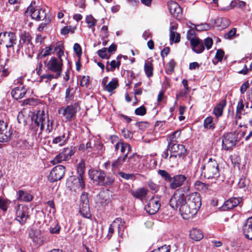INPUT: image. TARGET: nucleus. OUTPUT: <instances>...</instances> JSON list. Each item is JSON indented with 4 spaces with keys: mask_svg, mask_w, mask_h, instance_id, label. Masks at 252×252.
I'll return each mask as SVG.
<instances>
[{
    "mask_svg": "<svg viewBox=\"0 0 252 252\" xmlns=\"http://www.w3.org/2000/svg\"><path fill=\"white\" fill-rule=\"evenodd\" d=\"M186 204L182 208V217L185 220L191 218L198 212L201 205L200 194L193 192L186 195Z\"/></svg>",
    "mask_w": 252,
    "mask_h": 252,
    "instance_id": "f257e3e1",
    "label": "nucleus"
},
{
    "mask_svg": "<svg viewBox=\"0 0 252 252\" xmlns=\"http://www.w3.org/2000/svg\"><path fill=\"white\" fill-rule=\"evenodd\" d=\"M32 120L35 126L40 127L39 134L41 133L44 129L45 125H46L45 130L47 133H49L52 131L53 121L50 120L48 117H47L44 111H38L33 116Z\"/></svg>",
    "mask_w": 252,
    "mask_h": 252,
    "instance_id": "f03ea898",
    "label": "nucleus"
},
{
    "mask_svg": "<svg viewBox=\"0 0 252 252\" xmlns=\"http://www.w3.org/2000/svg\"><path fill=\"white\" fill-rule=\"evenodd\" d=\"M202 175L208 179H216L220 176V167L217 160L210 158L201 168Z\"/></svg>",
    "mask_w": 252,
    "mask_h": 252,
    "instance_id": "7ed1b4c3",
    "label": "nucleus"
},
{
    "mask_svg": "<svg viewBox=\"0 0 252 252\" xmlns=\"http://www.w3.org/2000/svg\"><path fill=\"white\" fill-rule=\"evenodd\" d=\"M85 163L83 160L80 161L77 164V170L78 176L75 177L74 176L70 177L69 181H70L72 186L71 189L74 190L76 189H83L85 188V183L83 179V175L85 172Z\"/></svg>",
    "mask_w": 252,
    "mask_h": 252,
    "instance_id": "20e7f679",
    "label": "nucleus"
},
{
    "mask_svg": "<svg viewBox=\"0 0 252 252\" xmlns=\"http://www.w3.org/2000/svg\"><path fill=\"white\" fill-rule=\"evenodd\" d=\"M187 202L186 195L182 193L180 190H177L171 196L169 204L174 209L179 208L181 216H182V208L186 206Z\"/></svg>",
    "mask_w": 252,
    "mask_h": 252,
    "instance_id": "39448f33",
    "label": "nucleus"
},
{
    "mask_svg": "<svg viewBox=\"0 0 252 252\" xmlns=\"http://www.w3.org/2000/svg\"><path fill=\"white\" fill-rule=\"evenodd\" d=\"M44 64L48 71L61 76L63 66L62 59L52 57L44 62Z\"/></svg>",
    "mask_w": 252,
    "mask_h": 252,
    "instance_id": "423d86ee",
    "label": "nucleus"
},
{
    "mask_svg": "<svg viewBox=\"0 0 252 252\" xmlns=\"http://www.w3.org/2000/svg\"><path fill=\"white\" fill-rule=\"evenodd\" d=\"M15 220L21 225L25 224L30 218V209L27 205L17 204L14 207Z\"/></svg>",
    "mask_w": 252,
    "mask_h": 252,
    "instance_id": "0eeeda50",
    "label": "nucleus"
},
{
    "mask_svg": "<svg viewBox=\"0 0 252 252\" xmlns=\"http://www.w3.org/2000/svg\"><path fill=\"white\" fill-rule=\"evenodd\" d=\"M78 108L79 103H75L67 106L62 107L58 110V113L64 117L66 121H70L76 115Z\"/></svg>",
    "mask_w": 252,
    "mask_h": 252,
    "instance_id": "6e6552de",
    "label": "nucleus"
},
{
    "mask_svg": "<svg viewBox=\"0 0 252 252\" xmlns=\"http://www.w3.org/2000/svg\"><path fill=\"white\" fill-rule=\"evenodd\" d=\"M222 139V149L228 151L235 147L238 141V134L235 132L225 133L223 135Z\"/></svg>",
    "mask_w": 252,
    "mask_h": 252,
    "instance_id": "1a4fd4ad",
    "label": "nucleus"
},
{
    "mask_svg": "<svg viewBox=\"0 0 252 252\" xmlns=\"http://www.w3.org/2000/svg\"><path fill=\"white\" fill-rule=\"evenodd\" d=\"M167 150L170 152L169 158H183L186 155L187 150L183 145L174 143L167 146Z\"/></svg>",
    "mask_w": 252,
    "mask_h": 252,
    "instance_id": "9d476101",
    "label": "nucleus"
},
{
    "mask_svg": "<svg viewBox=\"0 0 252 252\" xmlns=\"http://www.w3.org/2000/svg\"><path fill=\"white\" fill-rule=\"evenodd\" d=\"M17 39L15 33L12 32L0 33V44H3L7 48H11L16 44Z\"/></svg>",
    "mask_w": 252,
    "mask_h": 252,
    "instance_id": "9b49d317",
    "label": "nucleus"
},
{
    "mask_svg": "<svg viewBox=\"0 0 252 252\" xmlns=\"http://www.w3.org/2000/svg\"><path fill=\"white\" fill-rule=\"evenodd\" d=\"M79 212L84 218H89L91 216L88 194L85 192H83L80 197Z\"/></svg>",
    "mask_w": 252,
    "mask_h": 252,
    "instance_id": "f8f14e48",
    "label": "nucleus"
},
{
    "mask_svg": "<svg viewBox=\"0 0 252 252\" xmlns=\"http://www.w3.org/2000/svg\"><path fill=\"white\" fill-rule=\"evenodd\" d=\"M160 206V198L158 195H155L150 199L145 206V210L148 214L154 215L158 212Z\"/></svg>",
    "mask_w": 252,
    "mask_h": 252,
    "instance_id": "ddd939ff",
    "label": "nucleus"
},
{
    "mask_svg": "<svg viewBox=\"0 0 252 252\" xmlns=\"http://www.w3.org/2000/svg\"><path fill=\"white\" fill-rule=\"evenodd\" d=\"M65 168L63 165H57L51 170L48 176V180L51 182L61 180L64 174Z\"/></svg>",
    "mask_w": 252,
    "mask_h": 252,
    "instance_id": "4468645a",
    "label": "nucleus"
},
{
    "mask_svg": "<svg viewBox=\"0 0 252 252\" xmlns=\"http://www.w3.org/2000/svg\"><path fill=\"white\" fill-rule=\"evenodd\" d=\"M72 150L69 148H64L63 151L57 155L51 162L56 164L63 161L67 160L73 155Z\"/></svg>",
    "mask_w": 252,
    "mask_h": 252,
    "instance_id": "2eb2a0df",
    "label": "nucleus"
},
{
    "mask_svg": "<svg viewBox=\"0 0 252 252\" xmlns=\"http://www.w3.org/2000/svg\"><path fill=\"white\" fill-rule=\"evenodd\" d=\"M167 6L170 14L177 19H180L182 17V9L180 5L174 1L168 2Z\"/></svg>",
    "mask_w": 252,
    "mask_h": 252,
    "instance_id": "dca6fc26",
    "label": "nucleus"
},
{
    "mask_svg": "<svg viewBox=\"0 0 252 252\" xmlns=\"http://www.w3.org/2000/svg\"><path fill=\"white\" fill-rule=\"evenodd\" d=\"M136 156L133 155L132 156L127 157V153H126L122 156H120L118 158L115 160L112 163V169H118L121 167L124 162L126 161L129 162L132 161V160L135 158Z\"/></svg>",
    "mask_w": 252,
    "mask_h": 252,
    "instance_id": "f3484780",
    "label": "nucleus"
},
{
    "mask_svg": "<svg viewBox=\"0 0 252 252\" xmlns=\"http://www.w3.org/2000/svg\"><path fill=\"white\" fill-rule=\"evenodd\" d=\"M90 178L94 182L100 185L102 182V179L104 177L105 172L101 170L91 169L88 172Z\"/></svg>",
    "mask_w": 252,
    "mask_h": 252,
    "instance_id": "a211bd4d",
    "label": "nucleus"
},
{
    "mask_svg": "<svg viewBox=\"0 0 252 252\" xmlns=\"http://www.w3.org/2000/svg\"><path fill=\"white\" fill-rule=\"evenodd\" d=\"M187 179V177L184 175H177L172 177L169 183L170 188L171 189H176L180 187Z\"/></svg>",
    "mask_w": 252,
    "mask_h": 252,
    "instance_id": "6ab92c4d",
    "label": "nucleus"
},
{
    "mask_svg": "<svg viewBox=\"0 0 252 252\" xmlns=\"http://www.w3.org/2000/svg\"><path fill=\"white\" fill-rule=\"evenodd\" d=\"M69 138V132L64 129L63 132L59 136L54 137L52 143L55 144H59L60 146L65 145Z\"/></svg>",
    "mask_w": 252,
    "mask_h": 252,
    "instance_id": "aec40b11",
    "label": "nucleus"
},
{
    "mask_svg": "<svg viewBox=\"0 0 252 252\" xmlns=\"http://www.w3.org/2000/svg\"><path fill=\"white\" fill-rule=\"evenodd\" d=\"M30 11L32 19L36 21H40L46 17L45 10L43 9H35L32 6L29 7L27 12Z\"/></svg>",
    "mask_w": 252,
    "mask_h": 252,
    "instance_id": "412c9836",
    "label": "nucleus"
},
{
    "mask_svg": "<svg viewBox=\"0 0 252 252\" xmlns=\"http://www.w3.org/2000/svg\"><path fill=\"white\" fill-rule=\"evenodd\" d=\"M190 44L193 51L197 54L201 53L204 50L203 42L198 38L191 39Z\"/></svg>",
    "mask_w": 252,
    "mask_h": 252,
    "instance_id": "4be33fe9",
    "label": "nucleus"
},
{
    "mask_svg": "<svg viewBox=\"0 0 252 252\" xmlns=\"http://www.w3.org/2000/svg\"><path fill=\"white\" fill-rule=\"evenodd\" d=\"M243 232L246 238L252 240V217L245 221L243 226Z\"/></svg>",
    "mask_w": 252,
    "mask_h": 252,
    "instance_id": "5701e85b",
    "label": "nucleus"
},
{
    "mask_svg": "<svg viewBox=\"0 0 252 252\" xmlns=\"http://www.w3.org/2000/svg\"><path fill=\"white\" fill-rule=\"evenodd\" d=\"M27 93V90L23 85L14 88L11 92L13 98L16 100L23 98Z\"/></svg>",
    "mask_w": 252,
    "mask_h": 252,
    "instance_id": "b1692460",
    "label": "nucleus"
},
{
    "mask_svg": "<svg viewBox=\"0 0 252 252\" xmlns=\"http://www.w3.org/2000/svg\"><path fill=\"white\" fill-rule=\"evenodd\" d=\"M241 200L239 198L231 197L224 202L222 208L224 210L232 209L239 204Z\"/></svg>",
    "mask_w": 252,
    "mask_h": 252,
    "instance_id": "393cba45",
    "label": "nucleus"
},
{
    "mask_svg": "<svg viewBox=\"0 0 252 252\" xmlns=\"http://www.w3.org/2000/svg\"><path fill=\"white\" fill-rule=\"evenodd\" d=\"M250 109L249 106V103L246 102L244 99L240 98L237 103L236 113V114H243V115L247 113L246 111L247 109Z\"/></svg>",
    "mask_w": 252,
    "mask_h": 252,
    "instance_id": "a878e982",
    "label": "nucleus"
},
{
    "mask_svg": "<svg viewBox=\"0 0 252 252\" xmlns=\"http://www.w3.org/2000/svg\"><path fill=\"white\" fill-rule=\"evenodd\" d=\"M148 190L144 188H139L131 191V195L140 200L144 199L147 195Z\"/></svg>",
    "mask_w": 252,
    "mask_h": 252,
    "instance_id": "bb28decb",
    "label": "nucleus"
},
{
    "mask_svg": "<svg viewBox=\"0 0 252 252\" xmlns=\"http://www.w3.org/2000/svg\"><path fill=\"white\" fill-rule=\"evenodd\" d=\"M226 104L225 99L221 100L220 102L216 105L213 109V114L216 116L219 117L222 115L224 108Z\"/></svg>",
    "mask_w": 252,
    "mask_h": 252,
    "instance_id": "cd10ccee",
    "label": "nucleus"
},
{
    "mask_svg": "<svg viewBox=\"0 0 252 252\" xmlns=\"http://www.w3.org/2000/svg\"><path fill=\"white\" fill-rule=\"evenodd\" d=\"M17 200L20 201L30 202L32 200L33 197L32 195L27 191L20 190L17 192Z\"/></svg>",
    "mask_w": 252,
    "mask_h": 252,
    "instance_id": "c85d7f7f",
    "label": "nucleus"
},
{
    "mask_svg": "<svg viewBox=\"0 0 252 252\" xmlns=\"http://www.w3.org/2000/svg\"><path fill=\"white\" fill-rule=\"evenodd\" d=\"M189 236L191 239L198 241L203 238V234L200 230L197 228H193L190 231Z\"/></svg>",
    "mask_w": 252,
    "mask_h": 252,
    "instance_id": "c756f323",
    "label": "nucleus"
},
{
    "mask_svg": "<svg viewBox=\"0 0 252 252\" xmlns=\"http://www.w3.org/2000/svg\"><path fill=\"white\" fill-rule=\"evenodd\" d=\"M11 134L12 132L10 129L7 126L0 132V142H5L8 141L10 139Z\"/></svg>",
    "mask_w": 252,
    "mask_h": 252,
    "instance_id": "7c9ffc66",
    "label": "nucleus"
},
{
    "mask_svg": "<svg viewBox=\"0 0 252 252\" xmlns=\"http://www.w3.org/2000/svg\"><path fill=\"white\" fill-rule=\"evenodd\" d=\"M98 197L99 198V202L102 205L108 204L110 201L108 190L100 192L98 194Z\"/></svg>",
    "mask_w": 252,
    "mask_h": 252,
    "instance_id": "2f4dec72",
    "label": "nucleus"
},
{
    "mask_svg": "<svg viewBox=\"0 0 252 252\" xmlns=\"http://www.w3.org/2000/svg\"><path fill=\"white\" fill-rule=\"evenodd\" d=\"M121 62L116 61L115 60L111 61L110 62L107 61L106 64V70L107 72L114 71L116 68H119L121 65Z\"/></svg>",
    "mask_w": 252,
    "mask_h": 252,
    "instance_id": "473e14b6",
    "label": "nucleus"
},
{
    "mask_svg": "<svg viewBox=\"0 0 252 252\" xmlns=\"http://www.w3.org/2000/svg\"><path fill=\"white\" fill-rule=\"evenodd\" d=\"M122 222V219L120 218H116L112 222V223L110 225V227L108 229V234L107 235V237L108 239H110L112 234L114 232V228L116 226H118V228H119L120 223Z\"/></svg>",
    "mask_w": 252,
    "mask_h": 252,
    "instance_id": "72a5a7b5",
    "label": "nucleus"
},
{
    "mask_svg": "<svg viewBox=\"0 0 252 252\" xmlns=\"http://www.w3.org/2000/svg\"><path fill=\"white\" fill-rule=\"evenodd\" d=\"M246 5V2L240 0H233L231 1L228 6V9H231L235 7L244 8Z\"/></svg>",
    "mask_w": 252,
    "mask_h": 252,
    "instance_id": "f704fd0d",
    "label": "nucleus"
},
{
    "mask_svg": "<svg viewBox=\"0 0 252 252\" xmlns=\"http://www.w3.org/2000/svg\"><path fill=\"white\" fill-rule=\"evenodd\" d=\"M144 71L148 77H151L153 75V65L151 61H145Z\"/></svg>",
    "mask_w": 252,
    "mask_h": 252,
    "instance_id": "c9c22d12",
    "label": "nucleus"
},
{
    "mask_svg": "<svg viewBox=\"0 0 252 252\" xmlns=\"http://www.w3.org/2000/svg\"><path fill=\"white\" fill-rule=\"evenodd\" d=\"M203 126L205 128L213 130L215 127L213 118L211 116L206 118L204 120Z\"/></svg>",
    "mask_w": 252,
    "mask_h": 252,
    "instance_id": "e433bc0d",
    "label": "nucleus"
},
{
    "mask_svg": "<svg viewBox=\"0 0 252 252\" xmlns=\"http://www.w3.org/2000/svg\"><path fill=\"white\" fill-rule=\"evenodd\" d=\"M181 132L180 131H174L167 138L168 141V145L170 146L171 144L176 143V139L180 135Z\"/></svg>",
    "mask_w": 252,
    "mask_h": 252,
    "instance_id": "4c0bfd02",
    "label": "nucleus"
},
{
    "mask_svg": "<svg viewBox=\"0 0 252 252\" xmlns=\"http://www.w3.org/2000/svg\"><path fill=\"white\" fill-rule=\"evenodd\" d=\"M53 48V52H56V55L58 56L57 58L62 59V56L64 54L63 46L62 44L59 43L56 46H52Z\"/></svg>",
    "mask_w": 252,
    "mask_h": 252,
    "instance_id": "58836bf2",
    "label": "nucleus"
},
{
    "mask_svg": "<svg viewBox=\"0 0 252 252\" xmlns=\"http://www.w3.org/2000/svg\"><path fill=\"white\" fill-rule=\"evenodd\" d=\"M86 22L88 24V28L92 29L93 32H94L95 30L94 27L96 25V20L95 19L92 15H90L86 16Z\"/></svg>",
    "mask_w": 252,
    "mask_h": 252,
    "instance_id": "ea45409f",
    "label": "nucleus"
},
{
    "mask_svg": "<svg viewBox=\"0 0 252 252\" xmlns=\"http://www.w3.org/2000/svg\"><path fill=\"white\" fill-rule=\"evenodd\" d=\"M195 188L199 191L206 192L209 189V185L200 181H196L194 184Z\"/></svg>",
    "mask_w": 252,
    "mask_h": 252,
    "instance_id": "a19ab883",
    "label": "nucleus"
},
{
    "mask_svg": "<svg viewBox=\"0 0 252 252\" xmlns=\"http://www.w3.org/2000/svg\"><path fill=\"white\" fill-rule=\"evenodd\" d=\"M120 149L121 152L122 153L124 154L126 152V153H127V155L128 153L131 152V148L130 145L127 143H125L124 142H121L119 144V149Z\"/></svg>",
    "mask_w": 252,
    "mask_h": 252,
    "instance_id": "79ce46f5",
    "label": "nucleus"
},
{
    "mask_svg": "<svg viewBox=\"0 0 252 252\" xmlns=\"http://www.w3.org/2000/svg\"><path fill=\"white\" fill-rule=\"evenodd\" d=\"M29 237L33 242L38 243L40 240V232L37 230H31L29 232Z\"/></svg>",
    "mask_w": 252,
    "mask_h": 252,
    "instance_id": "37998d69",
    "label": "nucleus"
},
{
    "mask_svg": "<svg viewBox=\"0 0 252 252\" xmlns=\"http://www.w3.org/2000/svg\"><path fill=\"white\" fill-rule=\"evenodd\" d=\"M114 177L109 175L106 176L105 173L101 186H107L111 185L114 183Z\"/></svg>",
    "mask_w": 252,
    "mask_h": 252,
    "instance_id": "c03bdc74",
    "label": "nucleus"
},
{
    "mask_svg": "<svg viewBox=\"0 0 252 252\" xmlns=\"http://www.w3.org/2000/svg\"><path fill=\"white\" fill-rule=\"evenodd\" d=\"M117 80L113 79L111 81L107 84V85L104 88V90L109 92H111L117 87Z\"/></svg>",
    "mask_w": 252,
    "mask_h": 252,
    "instance_id": "a18cd8bd",
    "label": "nucleus"
},
{
    "mask_svg": "<svg viewBox=\"0 0 252 252\" xmlns=\"http://www.w3.org/2000/svg\"><path fill=\"white\" fill-rule=\"evenodd\" d=\"M97 53L98 56L102 59H108L111 56V54L109 53L106 48H103L97 51Z\"/></svg>",
    "mask_w": 252,
    "mask_h": 252,
    "instance_id": "49530a36",
    "label": "nucleus"
},
{
    "mask_svg": "<svg viewBox=\"0 0 252 252\" xmlns=\"http://www.w3.org/2000/svg\"><path fill=\"white\" fill-rule=\"evenodd\" d=\"M10 202V201L7 199L0 197V209L4 212L6 211Z\"/></svg>",
    "mask_w": 252,
    "mask_h": 252,
    "instance_id": "de8ad7c7",
    "label": "nucleus"
},
{
    "mask_svg": "<svg viewBox=\"0 0 252 252\" xmlns=\"http://www.w3.org/2000/svg\"><path fill=\"white\" fill-rule=\"evenodd\" d=\"M111 143L114 145L115 151L119 150V144L122 142L118 136L116 135H111L110 137Z\"/></svg>",
    "mask_w": 252,
    "mask_h": 252,
    "instance_id": "09e8293b",
    "label": "nucleus"
},
{
    "mask_svg": "<svg viewBox=\"0 0 252 252\" xmlns=\"http://www.w3.org/2000/svg\"><path fill=\"white\" fill-rule=\"evenodd\" d=\"M158 174L166 182L170 183L172 177L170 175L164 170H159Z\"/></svg>",
    "mask_w": 252,
    "mask_h": 252,
    "instance_id": "8fccbe9b",
    "label": "nucleus"
},
{
    "mask_svg": "<svg viewBox=\"0 0 252 252\" xmlns=\"http://www.w3.org/2000/svg\"><path fill=\"white\" fill-rule=\"evenodd\" d=\"M60 76L56 74V73H53V74H49V73H46L43 75H42L40 76V78L42 79H46V82H48L49 81H50L53 79H57L59 77H60Z\"/></svg>",
    "mask_w": 252,
    "mask_h": 252,
    "instance_id": "3c124183",
    "label": "nucleus"
},
{
    "mask_svg": "<svg viewBox=\"0 0 252 252\" xmlns=\"http://www.w3.org/2000/svg\"><path fill=\"white\" fill-rule=\"evenodd\" d=\"M170 40L175 43L180 41V35L176 32H170Z\"/></svg>",
    "mask_w": 252,
    "mask_h": 252,
    "instance_id": "603ef678",
    "label": "nucleus"
},
{
    "mask_svg": "<svg viewBox=\"0 0 252 252\" xmlns=\"http://www.w3.org/2000/svg\"><path fill=\"white\" fill-rule=\"evenodd\" d=\"M53 48L52 46H47L42 49V51L41 52V55L42 57H45L50 55L53 53Z\"/></svg>",
    "mask_w": 252,
    "mask_h": 252,
    "instance_id": "864d4df0",
    "label": "nucleus"
},
{
    "mask_svg": "<svg viewBox=\"0 0 252 252\" xmlns=\"http://www.w3.org/2000/svg\"><path fill=\"white\" fill-rule=\"evenodd\" d=\"M170 246L164 245L158 248L155 249L151 252H170Z\"/></svg>",
    "mask_w": 252,
    "mask_h": 252,
    "instance_id": "5fc2aeb1",
    "label": "nucleus"
},
{
    "mask_svg": "<svg viewBox=\"0 0 252 252\" xmlns=\"http://www.w3.org/2000/svg\"><path fill=\"white\" fill-rule=\"evenodd\" d=\"M73 88H68L65 91V99L67 101L71 100L74 98L73 93L72 92Z\"/></svg>",
    "mask_w": 252,
    "mask_h": 252,
    "instance_id": "6e6d98bb",
    "label": "nucleus"
},
{
    "mask_svg": "<svg viewBox=\"0 0 252 252\" xmlns=\"http://www.w3.org/2000/svg\"><path fill=\"white\" fill-rule=\"evenodd\" d=\"M74 29V28L71 26H65L61 30V33L63 35H66L69 32L73 33Z\"/></svg>",
    "mask_w": 252,
    "mask_h": 252,
    "instance_id": "4d7b16f0",
    "label": "nucleus"
},
{
    "mask_svg": "<svg viewBox=\"0 0 252 252\" xmlns=\"http://www.w3.org/2000/svg\"><path fill=\"white\" fill-rule=\"evenodd\" d=\"M146 113V109L143 105L136 108L135 110V114L136 115L144 116Z\"/></svg>",
    "mask_w": 252,
    "mask_h": 252,
    "instance_id": "13d9d810",
    "label": "nucleus"
},
{
    "mask_svg": "<svg viewBox=\"0 0 252 252\" xmlns=\"http://www.w3.org/2000/svg\"><path fill=\"white\" fill-rule=\"evenodd\" d=\"M224 55V52L222 49H218L217 50L215 58L218 62H221Z\"/></svg>",
    "mask_w": 252,
    "mask_h": 252,
    "instance_id": "bf43d9fd",
    "label": "nucleus"
},
{
    "mask_svg": "<svg viewBox=\"0 0 252 252\" xmlns=\"http://www.w3.org/2000/svg\"><path fill=\"white\" fill-rule=\"evenodd\" d=\"M119 174L122 178L126 180H133L135 177L134 174H127L123 172H120Z\"/></svg>",
    "mask_w": 252,
    "mask_h": 252,
    "instance_id": "052dcab7",
    "label": "nucleus"
},
{
    "mask_svg": "<svg viewBox=\"0 0 252 252\" xmlns=\"http://www.w3.org/2000/svg\"><path fill=\"white\" fill-rule=\"evenodd\" d=\"M204 46L205 45L207 50L211 48L213 44V41L211 38L207 37L204 40Z\"/></svg>",
    "mask_w": 252,
    "mask_h": 252,
    "instance_id": "680f3d73",
    "label": "nucleus"
},
{
    "mask_svg": "<svg viewBox=\"0 0 252 252\" xmlns=\"http://www.w3.org/2000/svg\"><path fill=\"white\" fill-rule=\"evenodd\" d=\"M149 188L151 190L157 192L159 189V186L154 183L152 181H149L148 182Z\"/></svg>",
    "mask_w": 252,
    "mask_h": 252,
    "instance_id": "e2e57ef3",
    "label": "nucleus"
},
{
    "mask_svg": "<svg viewBox=\"0 0 252 252\" xmlns=\"http://www.w3.org/2000/svg\"><path fill=\"white\" fill-rule=\"evenodd\" d=\"M249 183L247 179L245 178L241 179L238 183V186L239 188L242 189L247 187Z\"/></svg>",
    "mask_w": 252,
    "mask_h": 252,
    "instance_id": "0e129e2a",
    "label": "nucleus"
},
{
    "mask_svg": "<svg viewBox=\"0 0 252 252\" xmlns=\"http://www.w3.org/2000/svg\"><path fill=\"white\" fill-rule=\"evenodd\" d=\"M101 36L103 39L107 38L108 36V28L106 26H103L101 29Z\"/></svg>",
    "mask_w": 252,
    "mask_h": 252,
    "instance_id": "69168bd1",
    "label": "nucleus"
},
{
    "mask_svg": "<svg viewBox=\"0 0 252 252\" xmlns=\"http://www.w3.org/2000/svg\"><path fill=\"white\" fill-rule=\"evenodd\" d=\"M89 76H83L81 77V79L80 80V85L82 87L86 86L87 87L89 84Z\"/></svg>",
    "mask_w": 252,
    "mask_h": 252,
    "instance_id": "338daca9",
    "label": "nucleus"
},
{
    "mask_svg": "<svg viewBox=\"0 0 252 252\" xmlns=\"http://www.w3.org/2000/svg\"><path fill=\"white\" fill-rule=\"evenodd\" d=\"M73 49L78 57L82 55V49L80 45L78 43H75L73 46Z\"/></svg>",
    "mask_w": 252,
    "mask_h": 252,
    "instance_id": "774afa93",
    "label": "nucleus"
}]
</instances>
